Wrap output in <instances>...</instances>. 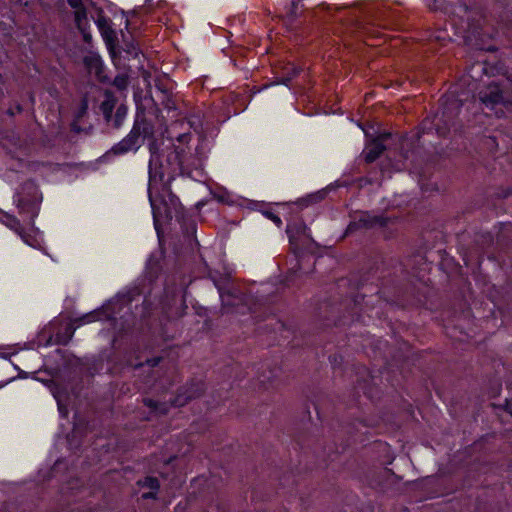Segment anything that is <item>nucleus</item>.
I'll return each instance as SVG.
<instances>
[{
    "instance_id": "nucleus-4",
    "label": "nucleus",
    "mask_w": 512,
    "mask_h": 512,
    "mask_svg": "<svg viewBox=\"0 0 512 512\" xmlns=\"http://www.w3.org/2000/svg\"><path fill=\"white\" fill-rule=\"evenodd\" d=\"M390 137L389 133H383L379 135L377 138L371 140L365 146L363 151L366 162L371 163L374 162L380 155L385 151L386 146L384 142Z\"/></svg>"
},
{
    "instance_id": "nucleus-23",
    "label": "nucleus",
    "mask_w": 512,
    "mask_h": 512,
    "mask_svg": "<svg viewBox=\"0 0 512 512\" xmlns=\"http://www.w3.org/2000/svg\"><path fill=\"white\" fill-rule=\"evenodd\" d=\"M359 222L362 223L363 226H369L372 224V222L369 220L368 216L361 217Z\"/></svg>"
},
{
    "instance_id": "nucleus-17",
    "label": "nucleus",
    "mask_w": 512,
    "mask_h": 512,
    "mask_svg": "<svg viewBox=\"0 0 512 512\" xmlns=\"http://www.w3.org/2000/svg\"><path fill=\"white\" fill-rule=\"evenodd\" d=\"M127 108L125 106L118 107L115 115L114 126L116 128L122 125L123 119L126 116Z\"/></svg>"
},
{
    "instance_id": "nucleus-9",
    "label": "nucleus",
    "mask_w": 512,
    "mask_h": 512,
    "mask_svg": "<svg viewBox=\"0 0 512 512\" xmlns=\"http://www.w3.org/2000/svg\"><path fill=\"white\" fill-rule=\"evenodd\" d=\"M116 99L112 95L111 92L105 93V99L102 101L100 105V110L103 113L105 119L110 121L112 117V112L115 107Z\"/></svg>"
},
{
    "instance_id": "nucleus-13",
    "label": "nucleus",
    "mask_w": 512,
    "mask_h": 512,
    "mask_svg": "<svg viewBox=\"0 0 512 512\" xmlns=\"http://www.w3.org/2000/svg\"><path fill=\"white\" fill-rule=\"evenodd\" d=\"M96 23L104 38L108 39L113 35L114 32L106 17H99Z\"/></svg>"
},
{
    "instance_id": "nucleus-22",
    "label": "nucleus",
    "mask_w": 512,
    "mask_h": 512,
    "mask_svg": "<svg viewBox=\"0 0 512 512\" xmlns=\"http://www.w3.org/2000/svg\"><path fill=\"white\" fill-rule=\"evenodd\" d=\"M426 1V4L431 8V9H438L439 8V5L437 4V0H425Z\"/></svg>"
},
{
    "instance_id": "nucleus-3",
    "label": "nucleus",
    "mask_w": 512,
    "mask_h": 512,
    "mask_svg": "<svg viewBox=\"0 0 512 512\" xmlns=\"http://www.w3.org/2000/svg\"><path fill=\"white\" fill-rule=\"evenodd\" d=\"M202 392L203 384L201 382L190 383L179 390L171 405L175 407H182L188 401L199 397Z\"/></svg>"
},
{
    "instance_id": "nucleus-16",
    "label": "nucleus",
    "mask_w": 512,
    "mask_h": 512,
    "mask_svg": "<svg viewBox=\"0 0 512 512\" xmlns=\"http://www.w3.org/2000/svg\"><path fill=\"white\" fill-rule=\"evenodd\" d=\"M18 236L28 246L33 247V248H38L39 247V242L36 239V237L31 235L30 233L26 232L24 229L22 230V233L19 234Z\"/></svg>"
},
{
    "instance_id": "nucleus-24",
    "label": "nucleus",
    "mask_w": 512,
    "mask_h": 512,
    "mask_svg": "<svg viewBox=\"0 0 512 512\" xmlns=\"http://www.w3.org/2000/svg\"><path fill=\"white\" fill-rule=\"evenodd\" d=\"M271 218V220L277 224V226H280L282 224V221L281 219L277 216V215H274V214H270L269 216Z\"/></svg>"
},
{
    "instance_id": "nucleus-18",
    "label": "nucleus",
    "mask_w": 512,
    "mask_h": 512,
    "mask_svg": "<svg viewBox=\"0 0 512 512\" xmlns=\"http://www.w3.org/2000/svg\"><path fill=\"white\" fill-rule=\"evenodd\" d=\"M113 84L120 90H124L128 86V77L126 75H118L115 77Z\"/></svg>"
},
{
    "instance_id": "nucleus-28",
    "label": "nucleus",
    "mask_w": 512,
    "mask_h": 512,
    "mask_svg": "<svg viewBox=\"0 0 512 512\" xmlns=\"http://www.w3.org/2000/svg\"><path fill=\"white\" fill-rule=\"evenodd\" d=\"M83 32V37L86 42H89L91 40V35L89 33L85 32V29L81 30Z\"/></svg>"
},
{
    "instance_id": "nucleus-20",
    "label": "nucleus",
    "mask_w": 512,
    "mask_h": 512,
    "mask_svg": "<svg viewBox=\"0 0 512 512\" xmlns=\"http://www.w3.org/2000/svg\"><path fill=\"white\" fill-rule=\"evenodd\" d=\"M67 1L72 8H74V9L81 8L82 0H67Z\"/></svg>"
},
{
    "instance_id": "nucleus-11",
    "label": "nucleus",
    "mask_w": 512,
    "mask_h": 512,
    "mask_svg": "<svg viewBox=\"0 0 512 512\" xmlns=\"http://www.w3.org/2000/svg\"><path fill=\"white\" fill-rule=\"evenodd\" d=\"M303 6L300 0H292L285 14V21L292 24L302 14Z\"/></svg>"
},
{
    "instance_id": "nucleus-5",
    "label": "nucleus",
    "mask_w": 512,
    "mask_h": 512,
    "mask_svg": "<svg viewBox=\"0 0 512 512\" xmlns=\"http://www.w3.org/2000/svg\"><path fill=\"white\" fill-rule=\"evenodd\" d=\"M141 143L142 141L132 128L124 139L112 147V151L114 154H124L129 151L137 150L141 146Z\"/></svg>"
},
{
    "instance_id": "nucleus-6",
    "label": "nucleus",
    "mask_w": 512,
    "mask_h": 512,
    "mask_svg": "<svg viewBox=\"0 0 512 512\" xmlns=\"http://www.w3.org/2000/svg\"><path fill=\"white\" fill-rule=\"evenodd\" d=\"M503 95L500 87L497 84H490L485 91L480 92V100L486 106L494 108L502 102Z\"/></svg>"
},
{
    "instance_id": "nucleus-19",
    "label": "nucleus",
    "mask_w": 512,
    "mask_h": 512,
    "mask_svg": "<svg viewBox=\"0 0 512 512\" xmlns=\"http://www.w3.org/2000/svg\"><path fill=\"white\" fill-rule=\"evenodd\" d=\"M93 320H94V316L92 314H86L82 318H80L78 321L81 324L82 322L89 323V322H92Z\"/></svg>"
},
{
    "instance_id": "nucleus-2",
    "label": "nucleus",
    "mask_w": 512,
    "mask_h": 512,
    "mask_svg": "<svg viewBox=\"0 0 512 512\" xmlns=\"http://www.w3.org/2000/svg\"><path fill=\"white\" fill-rule=\"evenodd\" d=\"M152 150V148L150 149ZM165 173L162 169L161 164L159 163L158 155L151 151V158L149 161V200L152 206V209L156 208V201L153 197V191L157 188V185L164 181Z\"/></svg>"
},
{
    "instance_id": "nucleus-21",
    "label": "nucleus",
    "mask_w": 512,
    "mask_h": 512,
    "mask_svg": "<svg viewBox=\"0 0 512 512\" xmlns=\"http://www.w3.org/2000/svg\"><path fill=\"white\" fill-rule=\"evenodd\" d=\"M157 491H150L142 494L143 499H156Z\"/></svg>"
},
{
    "instance_id": "nucleus-12",
    "label": "nucleus",
    "mask_w": 512,
    "mask_h": 512,
    "mask_svg": "<svg viewBox=\"0 0 512 512\" xmlns=\"http://www.w3.org/2000/svg\"><path fill=\"white\" fill-rule=\"evenodd\" d=\"M144 404L159 414H166L169 410V404L166 402H158L152 399H145Z\"/></svg>"
},
{
    "instance_id": "nucleus-15",
    "label": "nucleus",
    "mask_w": 512,
    "mask_h": 512,
    "mask_svg": "<svg viewBox=\"0 0 512 512\" xmlns=\"http://www.w3.org/2000/svg\"><path fill=\"white\" fill-rule=\"evenodd\" d=\"M138 484L143 487H147L152 491H158L160 488L159 481L155 477H146L144 480H139Z\"/></svg>"
},
{
    "instance_id": "nucleus-8",
    "label": "nucleus",
    "mask_w": 512,
    "mask_h": 512,
    "mask_svg": "<svg viewBox=\"0 0 512 512\" xmlns=\"http://www.w3.org/2000/svg\"><path fill=\"white\" fill-rule=\"evenodd\" d=\"M133 129L139 136L140 140L143 141L146 138H152L154 135V126L145 117H137Z\"/></svg>"
},
{
    "instance_id": "nucleus-27",
    "label": "nucleus",
    "mask_w": 512,
    "mask_h": 512,
    "mask_svg": "<svg viewBox=\"0 0 512 512\" xmlns=\"http://www.w3.org/2000/svg\"><path fill=\"white\" fill-rule=\"evenodd\" d=\"M506 410L512 416V399L506 401Z\"/></svg>"
},
{
    "instance_id": "nucleus-25",
    "label": "nucleus",
    "mask_w": 512,
    "mask_h": 512,
    "mask_svg": "<svg viewBox=\"0 0 512 512\" xmlns=\"http://www.w3.org/2000/svg\"><path fill=\"white\" fill-rule=\"evenodd\" d=\"M228 295H225L223 293H221V298H222V302H223V305L224 306H228V305H235V303L233 302H229V300H227V297Z\"/></svg>"
},
{
    "instance_id": "nucleus-10",
    "label": "nucleus",
    "mask_w": 512,
    "mask_h": 512,
    "mask_svg": "<svg viewBox=\"0 0 512 512\" xmlns=\"http://www.w3.org/2000/svg\"><path fill=\"white\" fill-rule=\"evenodd\" d=\"M0 221L3 225L15 232L17 235L21 234L22 230L24 229L20 221L15 216L8 213H3L1 215Z\"/></svg>"
},
{
    "instance_id": "nucleus-7",
    "label": "nucleus",
    "mask_w": 512,
    "mask_h": 512,
    "mask_svg": "<svg viewBox=\"0 0 512 512\" xmlns=\"http://www.w3.org/2000/svg\"><path fill=\"white\" fill-rule=\"evenodd\" d=\"M24 188L28 189L33 195V200H26L21 194H17L15 202L17 203L20 212H34L36 209L38 199L36 197L37 187L33 183H26Z\"/></svg>"
},
{
    "instance_id": "nucleus-29",
    "label": "nucleus",
    "mask_w": 512,
    "mask_h": 512,
    "mask_svg": "<svg viewBox=\"0 0 512 512\" xmlns=\"http://www.w3.org/2000/svg\"><path fill=\"white\" fill-rule=\"evenodd\" d=\"M291 80V77L289 78H285V80L283 81V83H286L287 81H290Z\"/></svg>"
},
{
    "instance_id": "nucleus-14",
    "label": "nucleus",
    "mask_w": 512,
    "mask_h": 512,
    "mask_svg": "<svg viewBox=\"0 0 512 512\" xmlns=\"http://www.w3.org/2000/svg\"><path fill=\"white\" fill-rule=\"evenodd\" d=\"M87 20V13L83 5L81 8L75 9V22L80 30H83Z\"/></svg>"
},
{
    "instance_id": "nucleus-26",
    "label": "nucleus",
    "mask_w": 512,
    "mask_h": 512,
    "mask_svg": "<svg viewBox=\"0 0 512 512\" xmlns=\"http://www.w3.org/2000/svg\"><path fill=\"white\" fill-rule=\"evenodd\" d=\"M160 359L159 358H153V359H149L147 360V364L150 366V367H154L156 366L158 363H159Z\"/></svg>"
},
{
    "instance_id": "nucleus-1",
    "label": "nucleus",
    "mask_w": 512,
    "mask_h": 512,
    "mask_svg": "<svg viewBox=\"0 0 512 512\" xmlns=\"http://www.w3.org/2000/svg\"><path fill=\"white\" fill-rule=\"evenodd\" d=\"M460 103L454 97H447L443 101V110L441 115H435L433 125L435 126L436 133L440 136H445L449 130V124L452 119L458 114Z\"/></svg>"
}]
</instances>
